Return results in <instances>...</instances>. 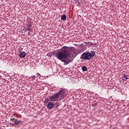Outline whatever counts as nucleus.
I'll list each match as a JSON object with an SVG mask.
<instances>
[{"mask_svg": "<svg viewBox=\"0 0 129 129\" xmlns=\"http://www.w3.org/2000/svg\"><path fill=\"white\" fill-rule=\"evenodd\" d=\"M62 50L56 53L55 57L58 60L64 62V65H68L72 61L70 55H71V48L68 46H63Z\"/></svg>", "mask_w": 129, "mask_h": 129, "instance_id": "nucleus-1", "label": "nucleus"}, {"mask_svg": "<svg viewBox=\"0 0 129 129\" xmlns=\"http://www.w3.org/2000/svg\"><path fill=\"white\" fill-rule=\"evenodd\" d=\"M95 56V51H92L91 53L89 52H84L82 55V58L83 60H90L91 58H93Z\"/></svg>", "mask_w": 129, "mask_h": 129, "instance_id": "nucleus-2", "label": "nucleus"}, {"mask_svg": "<svg viewBox=\"0 0 129 129\" xmlns=\"http://www.w3.org/2000/svg\"><path fill=\"white\" fill-rule=\"evenodd\" d=\"M62 92H65L64 90H61L58 92L51 96L49 97L50 101H58L59 98L60 97V95L62 94Z\"/></svg>", "mask_w": 129, "mask_h": 129, "instance_id": "nucleus-3", "label": "nucleus"}, {"mask_svg": "<svg viewBox=\"0 0 129 129\" xmlns=\"http://www.w3.org/2000/svg\"><path fill=\"white\" fill-rule=\"evenodd\" d=\"M10 120L11 122H10V124L15 126V125H18L19 123L22 122V121L20 120H18V119H15V118H11Z\"/></svg>", "mask_w": 129, "mask_h": 129, "instance_id": "nucleus-4", "label": "nucleus"}, {"mask_svg": "<svg viewBox=\"0 0 129 129\" xmlns=\"http://www.w3.org/2000/svg\"><path fill=\"white\" fill-rule=\"evenodd\" d=\"M53 107H54V103L52 102L48 103L47 105V108H48V109H52Z\"/></svg>", "mask_w": 129, "mask_h": 129, "instance_id": "nucleus-5", "label": "nucleus"}, {"mask_svg": "<svg viewBox=\"0 0 129 129\" xmlns=\"http://www.w3.org/2000/svg\"><path fill=\"white\" fill-rule=\"evenodd\" d=\"M26 55H27L26 52L23 51L20 53L19 57H20V58H25V57H26Z\"/></svg>", "mask_w": 129, "mask_h": 129, "instance_id": "nucleus-6", "label": "nucleus"}, {"mask_svg": "<svg viewBox=\"0 0 129 129\" xmlns=\"http://www.w3.org/2000/svg\"><path fill=\"white\" fill-rule=\"evenodd\" d=\"M122 79L124 81H126V80H127V79H128V78H127V76L124 75L123 76V77H122Z\"/></svg>", "mask_w": 129, "mask_h": 129, "instance_id": "nucleus-7", "label": "nucleus"}, {"mask_svg": "<svg viewBox=\"0 0 129 129\" xmlns=\"http://www.w3.org/2000/svg\"><path fill=\"white\" fill-rule=\"evenodd\" d=\"M67 19V17H66V15H63L61 17V20L62 21H66V19Z\"/></svg>", "mask_w": 129, "mask_h": 129, "instance_id": "nucleus-8", "label": "nucleus"}, {"mask_svg": "<svg viewBox=\"0 0 129 129\" xmlns=\"http://www.w3.org/2000/svg\"><path fill=\"white\" fill-rule=\"evenodd\" d=\"M14 115H15V116H16V117H17V118H22V115H21L19 114L14 113Z\"/></svg>", "mask_w": 129, "mask_h": 129, "instance_id": "nucleus-9", "label": "nucleus"}, {"mask_svg": "<svg viewBox=\"0 0 129 129\" xmlns=\"http://www.w3.org/2000/svg\"><path fill=\"white\" fill-rule=\"evenodd\" d=\"M83 71H87V68L86 66H83L82 67Z\"/></svg>", "mask_w": 129, "mask_h": 129, "instance_id": "nucleus-10", "label": "nucleus"}, {"mask_svg": "<svg viewBox=\"0 0 129 129\" xmlns=\"http://www.w3.org/2000/svg\"><path fill=\"white\" fill-rule=\"evenodd\" d=\"M30 25H28V26L26 28V29L28 30V31H29L30 32H31V28H30Z\"/></svg>", "mask_w": 129, "mask_h": 129, "instance_id": "nucleus-11", "label": "nucleus"}, {"mask_svg": "<svg viewBox=\"0 0 129 129\" xmlns=\"http://www.w3.org/2000/svg\"><path fill=\"white\" fill-rule=\"evenodd\" d=\"M35 78H36V76H32L31 77V78H32V80H34V79H35Z\"/></svg>", "mask_w": 129, "mask_h": 129, "instance_id": "nucleus-12", "label": "nucleus"}, {"mask_svg": "<svg viewBox=\"0 0 129 129\" xmlns=\"http://www.w3.org/2000/svg\"><path fill=\"white\" fill-rule=\"evenodd\" d=\"M58 103H55L54 104V106H55V107H58Z\"/></svg>", "mask_w": 129, "mask_h": 129, "instance_id": "nucleus-13", "label": "nucleus"}, {"mask_svg": "<svg viewBox=\"0 0 129 129\" xmlns=\"http://www.w3.org/2000/svg\"><path fill=\"white\" fill-rule=\"evenodd\" d=\"M71 51H70L71 54H72V53H71V51H75V50H74V48H71Z\"/></svg>", "mask_w": 129, "mask_h": 129, "instance_id": "nucleus-14", "label": "nucleus"}, {"mask_svg": "<svg viewBox=\"0 0 129 129\" xmlns=\"http://www.w3.org/2000/svg\"><path fill=\"white\" fill-rule=\"evenodd\" d=\"M37 75L38 76H39L40 77H41V74L37 73Z\"/></svg>", "mask_w": 129, "mask_h": 129, "instance_id": "nucleus-15", "label": "nucleus"}, {"mask_svg": "<svg viewBox=\"0 0 129 129\" xmlns=\"http://www.w3.org/2000/svg\"><path fill=\"white\" fill-rule=\"evenodd\" d=\"M28 35L30 36V32H28Z\"/></svg>", "mask_w": 129, "mask_h": 129, "instance_id": "nucleus-16", "label": "nucleus"}]
</instances>
